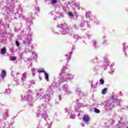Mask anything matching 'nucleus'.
Masks as SVG:
<instances>
[{"label": "nucleus", "mask_w": 128, "mask_h": 128, "mask_svg": "<svg viewBox=\"0 0 128 128\" xmlns=\"http://www.w3.org/2000/svg\"><path fill=\"white\" fill-rule=\"evenodd\" d=\"M23 78H26V73L22 74Z\"/></svg>", "instance_id": "nucleus-9"}, {"label": "nucleus", "mask_w": 128, "mask_h": 128, "mask_svg": "<svg viewBox=\"0 0 128 128\" xmlns=\"http://www.w3.org/2000/svg\"><path fill=\"white\" fill-rule=\"evenodd\" d=\"M100 84H104V80L103 79L100 80Z\"/></svg>", "instance_id": "nucleus-8"}, {"label": "nucleus", "mask_w": 128, "mask_h": 128, "mask_svg": "<svg viewBox=\"0 0 128 128\" xmlns=\"http://www.w3.org/2000/svg\"><path fill=\"white\" fill-rule=\"evenodd\" d=\"M108 92V88H104L102 90V94H106V92Z\"/></svg>", "instance_id": "nucleus-5"}, {"label": "nucleus", "mask_w": 128, "mask_h": 128, "mask_svg": "<svg viewBox=\"0 0 128 128\" xmlns=\"http://www.w3.org/2000/svg\"><path fill=\"white\" fill-rule=\"evenodd\" d=\"M16 46H20V42H18V40L16 41Z\"/></svg>", "instance_id": "nucleus-10"}, {"label": "nucleus", "mask_w": 128, "mask_h": 128, "mask_svg": "<svg viewBox=\"0 0 128 128\" xmlns=\"http://www.w3.org/2000/svg\"><path fill=\"white\" fill-rule=\"evenodd\" d=\"M94 112H96V114H100V110H98V109L96 108L94 109Z\"/></svg>", "instance_id": "nucleus-6"}, {"label": "nucleus", "mask_w": 128, "mask_h": 128, "mask_svg": "<svg viewBox=\"0 0 128 128\" xmlns=\"http://www.w3.org/2000/svg\"><path fill=\"white\" fill-rule=\"evenodd\" d=\"M68 14H69V16H74V14H72V12H68Z\"/></svg>", "instance_id": "nucleus-11"}, {"label": "nucleus", "mask_w": 128, "mask_h": 128, "mask_svg": "<svg viewBox=\"0 0 128 128\" xmlns=\"http://www.w3.org/2000/svg\"><path fill=\"white\" fill-rule=\"evenodd\" d=\"M38 72H44V74L46 72V71H44V69H42V70H38Z\"/></svg>", "instance_id": "nucleus-7"}, {"label": "nucleus", "mask_w": 128, "mask_h": 128, "mask_svg": "<svg viewBox=\"0 0 128 128\" xmlns=\"http://www.w3.org/2000/svg\"><path fill=\"white\" fill-rule=\"evenodd\" d=\"M44 76H45V78L47 82H48L49 79H48V74L46 73V72H44Z\"/></svg>", "instance_id": "nucleus-3"}, {"label": "nucleus", "mask_w": 128, "mask_h": 128, "mask_svg": "<svg viewBox=\"0 0 128 128\" xmlns=\"http://www.w3.org/2000/svg\"><path fill=\"white\" fill-rule=\"evenodd\" d=\"M83 120L84 122H90V116L88 115H85L83 118Z\"/></svg>", "instance_id": "nucleus-1"}, {"label": "nucleus", "mask_w": 128, "mask_h": 128, "mask_svg": "<svg viewBox=\"0 0 128 128\" xmlns=\"http://www.w3.org/2000/svg\"><path fill=\"white\" fill-rule=\"evenodd\" d=\"M16 60V57H12V60L14 61V60Z\"/></svg>", "instance_id": "nucleus-13"}, {"label": "nucleus", "mask_w": 128, "mask_h": 128, "mask_svg": "<svg viewBox=\"0 0 128 128\" xmlns=\"http://www.w3.org/2000/svg\"><path fill=\"white\" fill-rule=\"evenodd\" d=\"M52 4H56L58 1H56V0H52Z\"/></svg>", "instance_id": "nucleus-12"}, {"label": "nucleus", "mask_w": 128, "mask_h": 128, "mask_svg": "<svg viewBox=\"0 0 128 128\" xmlns=\"http://www.w3.org/2000/svg\"><path fill=\"white\" fill-rule=\"evenodd\" d=\"M1 52L3 54H6V48H2L1 50Z\"/></svg>", "instance_id": "nucleus-4"}, {"label": "nucleus", "mask_w": 128, "mask_h": 128, "mask_svg": "<svg viewBox=\"0 0 128 128\" xmlns=\"http://www.w3.org/2000/svg\"><path fill=\"white\" fill-rule=\"evenodd\" d=\"M6 70H2L1 72V76L2 78H6Z\"/></svg>", "instance_id": "nucleus-2"}]
</instances>
